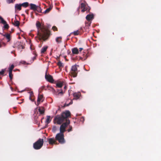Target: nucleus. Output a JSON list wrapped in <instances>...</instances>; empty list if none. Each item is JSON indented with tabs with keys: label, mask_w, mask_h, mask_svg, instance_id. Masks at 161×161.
Masks as SVG:
<instances>
[{
	"label": "nucleus",
	"mask_w": 161,
	"mask_h": 161,
	"mask_svg": "<svg viewBox=\"0 0 161 161\" xmlns=\"http://www.w3.org/2000/svg\"><path fill=\"white\" fill-rule=\"evenodd\" d=\"M36 25L38 30L37 35L39 37V39H42L44 41L47 40L49 36L50 31L44 26L41 27V24L38 21H37Z\"/></svg>",
	"instance_id": "f257e3e1"
},
{
	"label": "nucleus",
	"mask_w": 161,
	"mask_h": 161,
	"mask_svg": "<svg viewBox=\"0 0 161 161\" xmlns=\"http://www.w3.org/2000/svg\"><path fill=\"white\" fill-rule=\"evenodd\" d=\"M71 113L69 110H66L63 112L61 115H57L56 116L54 119V124L57 123V124L60 125L65 120H69L68 118L70 116Z\"/></svg>",
	"instance_id": "f03ea898"
},
{
	"label": "nucleus",
	"mask_w": 161,
	"mask_h": 161,
	"mask_svg": "<svg viewBox=\"0 0 161 161\" xmlns=\"http://www.w3.org/2000/svg\"><path fill=\"white\" fill-rule=\"evenodd\" d=\"M43 143V139L39 138L36 142L33 144V148L36 150L39 149L42 147Z\"/></svg>",
	"instance_id": "7ed1b4c3"
},
{
	"label": "nucleus",
	"mask_w": 161,
	"mask_h": 161,
	"mask_svg": "<svg viewBox=\"0 0 161 161\" xmlns=\"http://www.w3.org/2000/svg\"><path fill=\"white\" fill-rule=\"evenodd\" d=\"M56 140L58 141L61 144H63L65 142L64 134L58 133L56 135L55 137Z\"/></svg>",
	"instance_id": "20e7f679"
},
{
	"label": "nucleus",
	"mask_w": 161,
	"mask_h": 161,
	"mask_svg": "<svg viewBox=\"0 0 161 161\" xmlns=\"http://www.w3.org/2000/svg\"><path fill=\"white\" fill-rule=\"evenodd\" d=\"M70 123L69 120H67L66 122L63 123L60 126L59 133L64 134V132L66 131V128L68 126Z\"/></svg>",
	"instance_id": "39448f33"
},
{
	"label": "nucleus",
	"mask_w": 161,
	"mask_h": 161,
	"mask_svg": "<svg viewBox=\"0 0 161 161\" xmlns=\"http://www.w3.org/2000/svg\"><path fill=\"white\" fill-rule=\"evenodd\" d=\"M79 65L75 64L72 66L70 73L71 75L74 77H76L77 75L78 69L77 68Z\"/></svg>",
	"instance_id": "423d86ee"
},
{
	"label": "nucleus",
	"mask_w": 161,
	"mask_h": 161,
	"mask_svg": "<svg viewBox=\"0 0 161 161\" xmlns=\"http://www.w3.org/2000/svg\"><path fill=\"white\" fill-rule=\"evenodd\" d=\"M45 78L46 79L48 82L53 83V82L54 80L52 76L50 75L47 74V71L45 75Z\"/></svg>",
	"instance_id": "0eeeda50"
},
{
	"label": "nucleus",
	"mask_w": 161,
	"mask_h": 161,
	"mask_svg": "<svg viewBox=\"0 0 161 161\" xmlns=\"http://www.w3.org/2000/svg\"><path fill=\"white\" fill-rule=\"evenodd\" d=\"M47 141H48L49 144L51 145L55 144L56 142V140L54 138H47Z\"/></svg>",
	"instance_id": "6e6552de"
},
{
	"label": "nucleus",
	"mask_w": 161,
	"mask_h": 161,
	"mask_svg": "<svg viewBox=\"0 0 161 161\" xmlns=\"http://www.w3.org/2000/svg\"><path fill=\"white\" fill-rule=\"evenodd\" d=\"M93 18L94 15L93 14H88L86 17V19L88 21L91 20Z\"/></svg>",
	"instance_id": "1a4fd4ad"
},
{
	"label": "nucleus",
	"mask_w": 161,
	"mask_h": 161,
	"mask_svg": "<svg viewBox=\"0 0 161 161\" xmlns=\"http://www.w3.org/2000/svg\"><path fill=\"white\" fill-rule=\"evenodd\" d=\"M30 9L33 10L34 11H35L36 10V9L37 8V7L38 6H36V5L32 3H31L30 4Z\"/></svg>",
	"instance_id": "9d476101"
},
{
	"label": "nucleus",
	"mask_w": 161,
	"mask_h": 161,
	"mask_svg": "<svg viewBox=\"0 0 161 161\" xmlns=\"http://www.w3.org/2000/svg\"><path fill=\"white\" fill-rule=\"evenodd\" d=\"M80 93H75L73 94V95L74 97L73 99L77 100L79 99L80 97Z\"/></svg>",
	"instance_id": "9b49d317"
},
{
	"label": "nucleus",
	"mask_w": 161,
	"mask_h": 161,
	"mask_svg": "<svg viewBox=\"0 0 161 161\" xmlns=\"http://www.w3.org/2000/svg\"><path fill=\"white\" fill-rule=\"evenodd\" d=\"M22 5L21 4H16L15 6V10H20L21 9Z\"/></svg>",
	"instance_id": "f8f14e48"
},
{
	"label": "nucleus",
	"mask_w": 161,
	"mask_h": 161,
	"mask_svg": "<svg viewBox=\"0 0 161 161\" xmlns=\"http://www.w3.org/2000/svg\"><path fill=\"white\" fill-rule=\"evenodd\" d=\"M72 53L73 54H78L79 51L77 47H74L72 49Z\"/></svg>",
	"instance_id": "ddd939ff"
},
{
	"label": "nucleus",
	"mask_w": 161,
	"mask_h": 161,
	"mask_svg": "<svg viewBox=\"0 0 161 161\" xmlns=\"http://www.w3.org/2000/svg\"><path fill=\"white\" fill-rule=\"evenodd\" d=\"M3 36L5 37L8 40V42H9L11 39V37L10 35L8 33H6L4 35H3Z\"/></svg>",
	"instance_id": "4468645a"
},
{
	"label": "nucleus",
	"mask_w": 161,
	"mask_h": 161,
	"mask_svg": "<svg viewBox=\"0 0 161 161\" xmlns=\"http://www.w3.org/2000/svg\"><path fill=\"white\" fill-rule=\"evenodd\" d=\"M43 95H40L39 94L38 95L37 100V105H38L40 103V102L41 101V100H42V99L43 98Z\"/></svg>",
	"instance_id": "2eb2a0df"
},
{
	"label": "nucleus",
	"mask_w": 161,
	"mask_h": 161,
	"mask_svg": "<svg viewBox=\"0 0 161 161\" xmlns=\"http://www.w3.org/2000/svg\"><path fill=\"white\" fill-rule=\"evenodd\" d=\"M48 48V47L47 46H45L42 47L41 49V53H44L46 51Z\"/></svg>",
	"instance_id": "dca6fc26"
},
{
	"label": "nucleus",
	"mask_w": 161,
	"mask_h": 161,
	"mask_svg": "<svg viewBox=\"0 0 161 161\" xmlns=\"http://www.w3.org/2000/svg\"><path fill=\"white\" fill-rule=\"evenodd\" d=\"M88 57V55L87 54L84 53L83 54V57H80V59H81L82 60H85Z\"/></svg>",
	"instance_id": "f3484780"
},
{
	"label": "nucleus",
	"mask_w": 161,
	"mask_h": 161,
	"mask_svg": "<svg viewBox=\"0 0 161 161\" xmlns=\"http://www.w3.org/2000/svg\"><path fill=\"white\" fill-rule=\"evenodd\" d=\"M38 110L40 114H43L44 113V107H39L38 109Z\"/></svg>",
	"instance_id": "a211bd4d"
},
{
	"label": "nucleus",
	"mask_w": 161,
	"mask_h": 161,
	"mask_svg": "<svg viewBox=\"0 0 161 161\" xmlns=\"http://www.w3.org/2000/svg\"><path fill=\"white\" fill-rule=\"evenodd\" d=\"M62 38L61 36L57 37L55 39L56 42L58 43H61L62 42Z\"/></svg>",
	"instance_id": "6ab92c4d"
},
{
	"label": "nucleus",
	"mask_w": 161,
	"mask_h": 161,
	"mask_svg": "<svg viewBox=\"0 0 161 161\" xmlns=\"http://www.w3.org/2000/svg\"><path fill=\"white\" fill-rule=\"evenodd\" d=\"M56 85L57 87L61 88L63 86V83L61 82H58L56 83Z\"/></svg>",
	"instance_id": "aec40b11"
},
{
	"label": "nucleus",
	"mask_w": 161,
	"mask_h": 161,
	"mask_svg": "<svg viewBox=\"0 0 161 161\" xmlns=\"http://www.w3.org/2000/svg\"><path fill=\"white\" fill-rule=\"evenodd\" d=\"M52 7L50 6L49 8L47 9L44 12V14H46L49 13L50 11L52 9Z\"/></svg>",
	"instance_id": "412c9836"
},
{
	"label": "nucleus",
	"mask_w": 161,
	"mask_h": 161,
	"mask_svg": "<svg viewBox=\"0 0 161 161\" xmlns=\"http://www.w3.org/2000/svg\"><path fill=\"white\" fill-rule=\"evenodd\" d=\"M21 5L24 7L26 8L29 6V3L28 2H25L21 4Z\"/></svg>",
	"instance_id": "4be33fe9"
},
{
	"label": "nucleus",
	"mask_w": 161,
	"mask_h": 161,
	"mask_svg": "<svg viewBox=\"0 0 161 161\" xmlns=\"http://www.w3.org/2000/svg\"><path fill=\"white\" fill-rule=\"evenodd\" d=\"M57 65L59 66V68H60L61 67H63L64 65L60 61H59L57 63Z\"/></svg>",
	"instance_id": "5701e85b"
},
{
	"label": "nucleus",
	"mask_w": 161,
	"mask_h": 161,
	"mask_svg": "<svg viewBox=\"0 0 161 161\" xmlns=\"http://www.w3.org/2000/svg\"><path fill=\"white\" fill-rule=\"evenodd\" d=\"M4 25V28L5 29H8L9 28V25L7 24V22L5 21V23H2Z\"/></svg>",
	"instance_id": "b1692460"
},
{
	"label": "nucleus",
	"mask_w": 161,
	"mask_h": 161,
	"mask_svg": "<svg viewBox=\"0 0 161 161\" xmlns=\"http://www.w3.org/2000/svg\"><path fill=\"white\" fill-rule=\"evenodd\" d=\"M50 118L51 117L50 116H47V118L46 120V122L48 124L51 121V120L50 119Z\"/></svg>",
	"instance_id": "393cba45"
},
{
	"label": "nucleus",
	"mask_w": 161,
	"mask_h": 161,
	"mask_svg": "<svg viewBox=\"0 0 161 161\" xmlns=\"http://www.w3.org/2000/svg\"><path fill=\"white\" fill-rule=\"evenodd\" d=\"M19 22L17 20H16V21H14V25L16 26L19 27Z\"/></svg>",
	"instance_id": "a878e982"
},
{
	"label": "nucleus",
	"mask_w": 161,
	"mask_h": 161,
	"mask_svg": "<svg viewBox=\"0 0 161 161\" xmlns=\"http://www.w3.org/2000/svg\"><path fill=\"white\" fill-rule=\"evenodd\" d=\"M9 76L10 80H12L13 79V75L12 73V71H9Z\"/></svg>",
	"instance_id": "bb28decb"
},
{
	"label": "nucleus",
	"mask_w": 161,
	"mask_h": 161,
	"mask_svg": "<svg viewBox=\"0 0 161 161\" xmlns=\"http://www.w3.org/2000/svg\"><path fill=\"white\" fill-rule=\"evenodd\" d=\"M36 11H37L39 13H41L42 12V9L39 6H37V8L36 9Z\"/></svg>",
	"instance_id": "cd10ccee"
},
{
	"label": "nucleus",
	"mask_w": 161,
	"mask_h": 161,
	"mask_svg": "<svg viewBox=\"0 0 161 161\" xmlns=\"http://www.w3.org/2000/svg\"><path fill=\"white\" fill-rule=\"evenodd\" d=\"M14 65L12 64L10 67L9 68V71L12 72L13 69L14 68Z\"/></svg>",
	"instance_id": "c85d7f7f"
},
{
	"label": "nucleus",
	"mask_w": 161,
	"mask_h": 161,
	"mask_svg": "<svg viewBox=\"0 0 161 161\" xmlns=\"http://www.w3.org/2000/svg\"><path fill=\"white\" fill-rule=\"evenodd\" d=\"M0 20H1V23H5V21L0 16Z\"/></svg>",
	"instance_id": "c756f323"
},
{
	"label": "nucleus",
	"mask_w": 161,
	"mask_h": 161,
	"mask_svg": "<svg viewBox=\"0 0 161 161\" xmlns=\"http://www.w3.org/2000/svg\"><path fill=\"white\" fill-rule=\"evenodd\" d=\"M68 126H69V128L68 129L67 131L68 132H69L72 131V126L69 125Z\"/></svg>",
	"instance_id": "7c9ffc66"
},
{
	"label": "nucleus",
	"mask_w": 161,
	"mask_h": 161,
	"mask_svg": "<svg viewBox=\"0 0 161 161\" xmlns=\"http://www.w3.org/2000/svg\"><path fill=\"white\" fill-rule=\"evenodd\" d=\"M79 32L78 30L75 31L73 32V34L75 36L78 35L79 34Z\"/></svg>",
	"instance_id": "2f4dec72"
},
{
	"label": "nucleus",
	"mask_w": 161,
	"mask_h": 161,
	"mask_svg": "<svg viewBox=\"0 0 161 161\" xmlns=\"http://www.w3.org/2000/svg\"><path fill=\"white\" fill-rule=\"evenodd\" d=\"M86 6V4L85 3H82L81 4L80 8H85Z\"/></svg>",
	"instance_id": "473e14b6"
},
{
	"label": "nucleus",
	"mask_w": 161,
	"mask_h": 161,
	"mask_svg": "<svg viewBox=\"0 0 161 161\" xmlns=\"http://www.w3.org/2000/svg\"><path fill=\"white\" fill-rule=\"evenodd\" d=\"M64 93V92L62 90H61V92H59L57 95H61V96H62L63 95Z\"/></svg>",
	"instance_id": "72a5a7b5"
},
{
	"label": "nucleus",
	"mask_w": 161,
	"mask_h": 161,
	"mask_svg": "<svg viewBox=\"0 0 161 161\" xmlns=\"http://www.w3.org/2000/svg\"><path fill=\"white\" fill-rule=\"evenodd\" d=\"M5 71V69H2L1 71H0V74L2 75H3Z\"/></svg>",
	"instance_id": "f704fd0d"
},
{
	"label": "nucleus",
	"mask_w": 161,
	"mask_h": 161,
	"mask_svg": "<svg viewBox=\"0 0 161 161\" xmlns=\"http://www.w3.org/2000/svg\"><path fill=\"white\" fill-rule=\"evenodd\" d=\"M52 29L54 31H58V29H57V27L55 26H53V27H52Z\"/></svg>",
	"instance_id": "c9c22d12"
},
{
	"label": "nucleus",
	"mask_w": 161,
	"mask_h": 161,
	"mask_svg": "<svg viewBox=\"0 0 161 161\" xmlns=\"http://www.w3.org/2000/svg\"><path fill=\"white\" fill-rule=\"evenodd\" d=\"M80 120L81 122L83 123L85 120L84 118L82 117L80 118Z\"/></svg>",
	"instance_id": "e433bc0d"
},
{
	"label": "nucleus",
	"mask_w": 161,
	"mask_h": 161,
	"mask_svg": "<svg viewBox=\"0 0 161 161\" xmlns=\"http://www.w3.org/2000/svg\"><path fill=\"white\" fill-rule=\"evenodd\" d=\"M14 0H7V2L8 3H13Z\"/></svg>",
	"instance_id": "4c0bfd02"
},
{
	"label": "nucleus",
	"mask_w": 161,
	"mask_h": 161,
	"mask_svg": "<svg viewBox=\"0 0 161 161\" xmlns=\"http://www.w3.org/2000/svg\"><path fill=\"white\" fill-rule=\"evenodd\" d=\"M21 63H22L23 64H29L26 63V62L25 61H22L21 62Z\"/></svg>",
	"instance_id": "58836bf2"
},
{
	"label": "nucleus",
	"mask_w": 161,
	"mask_h": 161,
	"mask_svg": "<svg viewBox=\"0 0 161 161\" xmlns=\"http://www.w3.org/2000/svg\"><path fill=\"white\" fill-rule=\"evenodd\" d=\"M56 127L55 126H53L52 128V130L53 131H55L56 130Z\"/></svg>",
	"instance_id": "ea45409f"
},
{
	"label": "nucleus",
	"mask_w": 161,
	"mask_h": 161,
	"mask_svg": "<svg viewBox=\"0 0 161 161\" xmlns=\"http://www.w3.org/2000/svg\"><path fill=\"white\" fill-rule=\"evenodd\" d=\"M87 9L86 8H83V9L81 10V11L83 12H84Z\"/></svg>",
	"instance_id": "a19ab883"
},
{
	"label": "nucleus",
	"mask_w": 161,
	"mask_h": 161,
	"mask_svg": "<svg viewBox=\"0 0 161 161\" xmlns=\"http://www.w3.org/2000/svg\"><path fill=\"white\" fill-rule=\"evenodd\" d=\"M83 50V48H79V51L81 52Z\"/></svg>",
	"instance_id": "79ce46f5"
},
{
	"label": "nucleus",
	"mask_w": 161,
	"mask_h": 161,
	"mask_svg": "<svg viewBox=\"0 0 161 161\" xmlns=\"http://www.w3.org/2000/svg\"><path fill=\"white\" fill-rule=\"evenodd\" d=\"M20 47H21V48H22V49H23L24 48V46H23V45H21L20 46Z\"/></svg>",
	"instance_id": "37998d69"
},
{
	"label": "nucleus",
	"mask_w": 161,
	"mask_h": 161,
	"mask_svg": "<svg viewBox=\"0 0 161 161\" xmlns=\"http://www.w3.org/2000/svg\"><path fill=\"white\" fill-rule=\"evenodd\" d=\"M33 92H30V95L31 96L32 95H33Z\"/></svg>",
	"instance_id": "c03bdc74"
},
{
	"label": "nucleus",
	"mask_w": 161,
	"mask_h": 161,
	"mask_svg": "<svg viewBox=\"0 0 161 161\" xmlns=\"http://www.w3.org/2000/svg\"><path fill=\"white\" fill-rule=\"evenodd\" d=\"M66 88H67V86H65L64 87V89H65V90H66Z\"/></svg>",
	"instance_id": "a18cd8bd"
},
{
	"label": "nucleus",
	"mask_w": 161,
	"mask_h": 161,
	"mask_svg": "<svg viewBox=\"0 0 161 161\" xmlns=\"http://www.w3.org/2000/svg\"><path fill=\"white\" fill-rule=\"evenodd\" d=\"M30 99L31 101H33V100L32 99H31V97H30Z\"/></svg>",
	"instance_id": "49530a36"
},
{
	"label": "nucleus",
	"mask_w": 161,
	"mask_h": 161,
	"mask_svg": "<svg viewBox=\"0 0 161 161\" xmlns=\"http://www.w3.org/2000/svg\"><path fill=\"white\" fill-rule=\"evenodd\" d=\"M25 12H26L27 13V14H28V11H25Z\"/></svg>",
	"instance_id": "de8ad7c7"
},
{
	"label": "nucleus",
	"mask_w": 161,
	"mask_h": 161,
	"mask_svg": "<svg viewBox=\"0 0 161 161\" xmlns=\"http://www.w3.org/2000/svg\"><path fill=\"white\" fill-rule=\"evenodd\" d=\"M2 46L1 44L0 43V47H2Z\"/></svg>",
	"instance_id": "09e8293b"
},
{
	"label": "nucleus",
	"mask_w": 161,
	"mask_h": 161,
	"mask_svg": "<svg viewBox=\"0 0 161 161\" xmlns=\"http://www.w3.org/2000/svg\"><path fill=\"white\" fill-rule=\"evenodd\" d=\"M71 103H73V102H71V103H69V104H71Z\"/></svg>",
	"instance_id": "8fccbe9b"
},
{
	"label": "nucleus",
	"mask_w": 161,
	"mask_h": 161,
	"mask_svg": "<svg viewBox=\"0 0 161 161\" xmlns=\"http://www.w3.org/2000/svg\"><path fill=\"white\" fill-rule=\"evenodd\" d=\"M71 103H73V102H71V103H69V104H71Z\"/></svg>",
	"instance_id": "3c124183"
},
{
	"label": "nucleus",
	"mask_w": 161,
	"mask_h": 161,
	"mask_svg": "<svg viewBox=\"0 0 161 161\" xmlns=\"http://www.w3.org/2000/svg\"><path fill=\"white\" fill-rule=\"evenodd\" d=\"M36 13V15H38V14L37 13Z\"/></svg>",
	"instance_id": "603ef678"
},
{
	"label": "nucleus",
	"mask_w": 161,
	"mask_h": 161,
	"mask_svg": "<svg viewBox=\"0 0 161 161\" xmlns=\"http://www.w3.org/2000/svg\"><path fill=\"white\" fill-rule=\"evenodd\" d=\"M51 54H52V53L51 52V53H50V55H51Z\"/></svg>",
	"instance_id": "864d4df0"
},
{
	"label": "nucleus",
	"mask_w": 161,
	"mask_h": 161,
	"mask_svg": "<svg viewBox=\"0 0 161 161\" xmlns=\"http://www.w3.org/2000/svg\"><path fill=\"white\" fill-rule=\"evenodd\" d=\"M33 13V12H32V13H31V15H32V14Z\"/></svg>",
	"instance_id": "5fc2aeb1"
},
{
	"label": "nucleus",
	"mask_w": 161,
	"mask_h": 161,
	"mask_svg": "<svg viewBox=\"0 0 161 161\" xmlns=\"http://www.w3.org/2000/svg\"><path fill=\"white\" fill-rule=\"evenodd\" d=\"M12 31H14V30H13V29H12Z\"/></svg>",
	"instance_id": "6e6d98bb"
},
{
	"label": "nucleus",
	"mask_w": 161,
	"mask_h": 161,
	"mask_svg": "<svg viewBox=\"0 0 161 161\" xmlns=\"http://www.w3.org/2000/svg\"><path fill=\"white\" fill-rule=\"evenodd\" d=\"M53 49H52L51 52L52 51H53Z\"/></svg>",
	"instance_id": "4d7b16f0"
},
{
	"label": "nucleus",
	"mask_w": 161,
	"mask_h": 161,
	"mask_svg": "<svg viewBox=\"0 0 161 161\" xmlns=\"http://www.w3.org/2000/svg\"><path fill=\"white\" fill-rule=\"evenodd\" d=\"M89 10H90V9L88 10V11L89 12Z\"/></svg>",
	"instance_id": "13d9d810"
},
{
	"label": "nucleus",
	"mask_w": 161,
	"mask_h": 161,
	"mask_svg": "<svg viewBox=\"0 0 161 161\" xmlns=\"http://www.w3.org/2000/svg\"><path fill=\"white\" fill-rule=\"evenodd\" d=\"M0 34H2V35H3V34H2V33H0Z\"/></svg>",
	"instance_id": "bf43d9fd"
},
{
	"label": "nucleus",
	"mask_w": 161,
	"mask_h": 161,
	"mask_svg": "<svg viewBox=\"0 0 161 161\" xmlns=\"http://www.w3.org/2000/svg\"><path fill=\"white\" fill-rule=\"evenodd\" d=\"M0 34H2V35H3V34H2V33H0Z\"/></svg>",
	"instance_id": "052dcab7"
}]
</instances>
